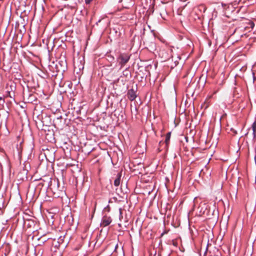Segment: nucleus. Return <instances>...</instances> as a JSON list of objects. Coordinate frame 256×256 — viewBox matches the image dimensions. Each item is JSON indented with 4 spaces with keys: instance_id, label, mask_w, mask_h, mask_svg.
<instances>
[{
    "instance_id": "12",
    "label": "nucleus",
    "mask_w": 256,
    "mask_h": 256,
    "mask_svg": "<svg viewBox=\"0 0 256 256\" xmlns=\"http://www.w3.org/2000/svg\"><path fill=\"white\" fill-rule=\"evenodd\" d=\"M120 214H122V210L120 208Z\"/></svg>"
},
{
    "instance_id": "16",
    "label": "nucleus",
    "mask_w": 256,
    "mask_h": 256,
    "mask_svg": "<svg viewBox=\"0 0 256 256\" xmlns=\"http://www.w3.org/2000/svg\"><path fill=\"white\" fill-rule=\"evenodd\" d=\"M170 50L171 52H172V48H170Z\"/></svg>"
},
{
    "instance_id": "9",
    "label": "nucleus",
    "mask_w": 256,
    "mask_h": 256,
    "mask_svg": "<svg viewBox=\"0 0 256 256\" xmlns=\"http://www.w3.org/2000/svg\"><path fill=\"white\" fill-rule=\"evenodd\" d=\"M249 24L252 28H253L254 26V24L253 22H250Z\"/></svg>"
},
{
    "instance_id": "3",
    "label": "nucleus",
    "mask_w": 256,
    "mask_h": 256,
    "mask_svg": "<svg viewBox=\"0 0 256 256\" xmlns=\"http://www.w3.org/2000/svg\"><path fill=\"white\" fill-rule=\"evenodd\" d=\"M128 97L131 101H133L136 97V92L133 88L130 89L128 92Z\"/></svg>"
},
{
    "instance_id": "13",
    "label": "nucleus",
    "mask_w": 256,
    "mask_h": 256,
    "mask_svg": "<svg viewBox=\"0 0 256 256\" xmlns=\"http://www.w3.org/2000/svg\"><path fill=\"white\" fill-rule=\"evenodd\" d=\"M74 68H76V62H74Z\"/></svg>"
},
{
    "instance_id": "14",
    "label": "nucleus",
    "mask_w": 256,
    "mask_h": 256,
    "mask_svg": "<svg viewBox=\"0 0 256 256\" xmlns=\"http://www.w3.org/2000/svg\"><path fill=\"white\" fill-rule=\"evenodd\" d=\"M100 20H98V21L96 22V24H98V23L100 22Z\"/></svg>"
},
{
    "instance_id": "4",
    "label": "nucleus",
    "mask_w": 256,
    "mask_h": 256,
    "mask_svg": "<svg viewBox=\"0 0 256 256\" xmlns=\"http://www.w3.org/2000/svg\"><path fill=\"white\" fill-rule=\"evenodd\" d=\"M124 1L125 2V4H123V6L124 8H127L128 6H130V5H132V3H131L130 0H119V2H122Z\"/></svg>"
},
{
    "instance_id": "2",
    "label": "nucleus",
    "mask_w": 256,
    "mask_h": 256,
    "mask_svg": "<svg viewBox=\"0 0 256 256\" xmlns=\"http://www.w3.org/2000/svg\"><path fill=\"white\" fill-rule=\"evenodd\" d=\"M112 222V218L110 216H104L102 220L101 225L103 226H108Z\"/></svg>"
},
{
    "instance_id": "11",
    "label": "nucleus",
    "mask_w": 256,
    "mask_h": 256,
    "mask_svg": "<svg viewBox=\"0 0 256 256\" xmlns=\"http://www.w3.org/2000/svg\"><path fill=\"white\" fill-rule=\"evenodd\" d=\"M110 60H114V58L113 56H110Z\"/></svg>"
},
{
    "instance_id": "1",
    "label": "nucleus",
    "mask_w": 256,
    "mask_h": 256,
    "mask_svg": "<svg viewBox=\"0 0 256 256\" xmlns=\"http://www.w3.org/2000/svg\"><path fill=\"white\" fill-rule=\"evenodd\" d=\"M130 58V56L128 54H120L118 58V60L121 67L124 66L128 62Z\"/></svg>"
},
{
    "instance_id": "7",
    "label": "nucleus",
    "mask_w": 256,
    "mask_h": 256,
    "mask_svg": "<svg viewBox=\"0 0 256 256\" xmlns=\"http://www.w3.org/2000/svg\"><path fill=\"white\" fill-rule=\"evenodd\" d=\"M252 131H253L254 138L256 136V128L254 125L252 126Z\"/></svg>"
},
{
    "instance_id": "10",
    "label": "nucleus",
    "mask_w": 256,
    "mask_h": 256,
    "mask_svg": "<svg viewBox=\"0 0 256 256\" xmlns=\"http://www.w3.org/2000/svg\"><path fill=\"white\" fill-rule=\"evenodd\" d=\"M92 0H85L86 3V4H89L91 2Z\"/></svg>"
},
{
    "instance_id": "15",
    "label": "nucleus",
    "mask_w": 256,
    "mask_h": 256,
    "mask_svg": "<svg viewBox=\"0 0 256 256\" xmlns=\"http://www.w3.org/2000/svg\"><path fill=\"white\" fill-rule=\"evenodd\" d=\"M170 56H171L172 58H173V56H174L173 54H172Z\"/></svg>"
},
{
    "instance_id": "5",
    "label": "nucleus",
    "mask_w": 256,
    "mask_h": 256,
    "mask_svg": "<svg viewBox=\"0 0 256 256\" xmlns=\"http://www.w3.org/2000/svg\"><path fill=\"white\" fill-rule=\"evenodd\" d=\"M120 176L118 174V178H116V180L114 181V185L116 186H118L120 184Z\"/></svg>"
},
{
    "instance_id": "8",
    "label": "nucleus",
    "mask_w": 256,
    "mask_h": 256,
    "mask_svg": "<svg viewBox=\"0 0 256 256\" xmlns=\"http://www.w3.org/2000/svg\"><path fill=\"white\" fill-rule=\"evenodd\" d=\"M4 100L2 96H0V104L3 105L4 103Z\"/></svg>"
},
{
    "instance_id": "6",
    "label": "nucleus",
    "mask_w": 256,
    "mask_h": 256,
    "mask_svg": "<svg viewBox=\"0 0 256 256\" xmlns=\"http://www.w3.org/2000/svg\"><path fill=\"white\" fill-rule=\"evenodd\" d=\"M170 134H171L170 132H169L166 135V139H165V142H165V143H166V146L168 145V143L170 142Z\"/></svg>"
}]
</instances>
